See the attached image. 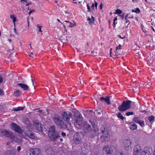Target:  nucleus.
Wrapping results in <instances>:
<instances>
[{
  "label": "nucleus",
  "instance_id": "obj_9",
  "mask_svg": "<svg viewBox=\"0 0 155 155\" xmlns=\"http://www.w3.org/2000/svg\"><path fill=\"white\" fill-rule=\"evenodd\" d=\"M34 125L36 127V129L39 132L42 131V125L38 120H34L33 122Z\"/></svg>",
  "mask_w": 155,
  "mask_h": 155
},
{
  "label": "nucleus",
  "instance_id": "obj_18",
  "mask_svg": "<svg viewBox=\"0 0 155 155\" xmlns=\"http://www.w3.org/2000/svg\"><path fill=\"white\" fill-rule=\"evenodd\" d=\"M100 99L101 101L102 102H104L107 104H110L109 97H107L105 98L104 97H101Z\"/></svg>",
  "mask_w": 155,
  "mask_h": 155
},
{
  "label": "nucleus",
  "instance_id": "obj_5",
  "mask_svg": "<svg viewBox=\"0 0 155 155\" xmlns=\"http://www.w3.org/2000/svg\"><path fill=\"white\" fill-rule=\"evenodd\" d=\"M59 118V117H57L54 119V121L56 124L61 128H65L68 127V125L63 123Z\"/></svg>",
  "mask_w": 155,
  "mask_h": 155
},
{
  "label": "nucleus",
  "instance_id": "obj_42",
  "mask_svg": "<svg viewBox=\"0 0 155 155\" xmlns=\"http://www.w3.org/2000/svg\"><path fill=\"white\" fill-rule=\"evenodd\" d=\"M28 0H21V2L22 3L24 4H25L26 3L28 2Z\"/></svg>",
  "mask_w": 155,
  "mask_h": 155
},
{
  "label": "nucleus",
  "instance_id": "obj_46",
  "mask_svg": "<svg viewBox=\"0 0 155 155\" xmlns=\"http://www.w3.org/2000/svg\"><path fill=\"white\" fill-rule=\"evenodd\" d=\"M31 3L30 2L26 3V4H25V5L26 6H27L30 4H31Z\"/></svg>",
  "mask_w": 155,
  "mask_h": 155
},
{
  "label": "nucleus",
  "instance_id": "obj_13",
  "mask_svg": "<svg viewBox=\"0 0 155 155\" xmlns=\"http://www.w3.org/2000/svg\"><path fill=\"white\" fill-rule=\"evenodd\" d=\"M123 45L119 44L118 46L116 47V51L115 52V55L116 56H117L120 54V50L122 48Z\"/></svg>",
  "mask_w": 155,
  "mask_h": 155
},
{
  "label": "nucleus",
  "instance_id": "obj_1",
  "mask_svg": "<svg viewBox=\"0 0 155 155\" xmlns=\"http://www.w3.org/2000/svg\"><path fill=\"white\" fill-rule=\"evenodd\" d=\"M48 136L52 141H55L60 137L58 134L55 133V128L54 126H52L50 128Z\"/></svg>",
  "mask_w": 155,
  "mask_h": 155
},
{
  "label": "nucleus",
  "instance_id": "obj_14",
  "mask_svg": "<svg viewBox=\"0 0 155 155\" xmlns=\"http://www.w3.org/2000/svg\"><path fill=\"white\" fill-rule=\"evenodd\" d=\"M150 150V148L148 147L145 148L144 150L142 151L141 155H151Z\"/></svg>",
  "mask_w": 155,
  "mask_h": 155
},
{
  "label": "nucleus",
  "instance_id": "obj_29",
  "mask_svg": "<svg viewBox=\"0 0 155 155\" xmlns=\"http://www.w3.org/2000/svg\"><path fill=\"white\" fill-rule=\"evenodd\" d=\"M24 109L23 107H19L16 108H14L13 110L14 111H18L20 110H22Z\"/></svg>",
  "mask_w": 155,
  "mask_h": 155
},
{
  "label": "nucleus",
  "instance_id": "obj_61",
  "mask_svg": "<svg viewBox=\"0 0 155 155\" xmlns=\"http://www.w3.org/2000/svg\"><path fill=\"white\" fill-rule=\"evenodd\" d=\"M31 81H32L33 84V83H34V81L33 80L32 78L31 79Z\"/></svg>",
  "mask_w": 155,
  "mask_h": 155
},
{
  "label": "nucleus",
  "instance_id": "obj_17",
  "mask_svg": "<svg viewBox=\"0 0 155 155\" xmlns=\"http://www.w3.org/2000/svg\"><path fill=\"white\" fill-rule=\"evenodd\" d=\"M120 111H124L126 110V102L124 101L123 104L118 108Z\"/></svg>",
  "mask_w": 155,
  "mask_h": 155
},
{
  "label": "nucleus",
  "instance_id": "obj_59",
  "mask_svg": "<svg viewBox=\"0 0 155 155\" xmlns=\"http://www.w3.org/2000/svg\"><path fill=\"white\" fill-rule=\"evenodd\" d=\"M11 142H9V141H8L7 143V145H8V144H9L10 143H11Z\"/></svg>",
  "mask_w": 155,
  "mask_h": 155
},
{
  "label": "nucleus",
  "instance_id": "obj_33",
  "mask_svg": "<svg viewBox=\"0 0 155 155\" xmlns=\"http://www.w3.org/2000/svg\"><path fill=\"white\" fill-rule=\"evenodd\" d=\"M134 121L136 123L138 124L140 121V119L138 117H136L134 119Z\"/></svg>",
  "mask_w": 155,
  "mask_h": 155
},
{
  "label": "nucleus",
  "instance_id": "obj_32",
  "mask_svg": "<svg viewBox=\"0 0 155 155\" xmlns=\"http://www.w3.org/2000/svg\"><path fill=\"white\" fill-rule=\"evenodd\" d=\"M76 25L75 23H73L70 22L69 23V24L68 25V26L69 27H72Z\"/></svg>",
  "mask_w": 155,
  "mask_h": 155
},
{
  "label": "nucleus",
  "instance_id": "obj_57",
  "mask_svg": "<svg viewBox=\"0 0 155 155\" xmlns=\"http://www.w3.org/2000/svg\"><path fill=\"white\" fill-rule=\"evenodd\" d=\"M120 155H123V152L122 153V152H119V154H120Z\"/></svg>",
  "mask_w": 155,
  "mask_h": 155
},
{
  "label": "nucleus",
  "instance_id": "obj_37",
  "mask_svg": "<svg viewBox=\"0 0 155 155\" xmlns=\"http://www.w3.org/2000/svg\"><path fill=\"white\" fill-rule=\"evenodd\" d=\"M37 27L39 29V31L40 32L42 33V31L41 30V26L40 25L38 24L37 25Z\"/></svg>",
  "mask_w": 155,
  "mask_h": 155
},
{
  "label": "nucleus",
  "instance_id": "obj_43",
  "mask_svg": "<svg viewBox=\"0 0 155 155\" xmlns=\"http://www.w3.org/2000/svg\"><path fill=\"white\" fill-rule=\"evenodd\" d=\"M87 9H88V10L87 11V12H89L91 11L90 10V6L89 5V4H87Z\"/></svg>",
  "mask_w": 155,
  "mask_h": 155
},
{
  "label": "nucleus",
  "instance_id": "obj_53",
  "mask_svg": "<svg viewBox=\"0 0 155 155\" xmlns=\"http://www.w3.org/2000/svg\"><path fill=\"white\" fill-rule=\"evenodd\" d=\"M22 42H23V41L22 40H20L19 41V43L21 45H22Z\"/></svg>",
  "mask_w": 155,
  "mask_h": 155
},
{
  "label": "nucleus",
  "instance_id": "obj_10",
  "mask_svg": "<svg viewBox=\"0 0 155 155\" xmlns=\"http://www.w3.org/2000/svg\"><path fill=\"white\" fill-rule=\"evenodd\" d=\"M41 152L40 149L38 148L32 149L29 150L30 155H37L39 154Z\"/></svg>",
  "mask_w": 155,
  "mask_h": 155
},
{
  "label": "nucleus",
  "instance_id": "obj_12",
  "mask_svg": "<svg viewBox=\"0 0 155 155\" xmlns=\"http://www.w3.org/2000/svg\"><path fill=\"white\" fill-rule=\"evenodd\" d=\"M73 139L76 144H80L81 142V138L77 134L74 136Z\"/></svg>",
  "mask_w": 155,
  "mask_h": 155
},
{
  "label": "nucleus",
  "instance_id": "obj_62",
  "mask_svg": "<svg viewBox=\"0 0 155 155\" xmlns=\"http://www.w3.org/2000/svg\"><path fill=\"white\" fill-rule=\"evenodd\" d=\"M113 23H114V27H115V21H113Z\"/></svg>",
  "mask_w": 155,
  "mask_h": 155
},
{
  "label": "nucleus",
  "instance_id": "obj_26",
  "mask_svg": "<svg viewBox=\"0 0 155 155\" xmlns=\"http://www.w3.org/2000/svg\"><path fill=\"white\" fill-rule=\"evenodd\" d=\"M87 20L89 21V23L90 24H91L94 22L95 21L94 18L93 16H91V18H88L87 19Z\"/></svg>",
  "mask_w": 155,
  "mask_h": 155
},
{
  "label": "nucleus",
  "instance_id": "obj_31",
  "mask_svg": "<svg viewBox=\"0 0 155 155\" xmlns=\"http://www.w3.org/2000/svg\"><path fill=\"white\" fill-rule=\"evenodd\" d=\"M117 117L118 118L122 120H123L125 118L124 117H123L122 115L120 113H119L117 114Z\"/></svg>",
  "mask_w": 155,
  "mask_h": 155
},
{
  "label": "nucleus",
  "instance_id": "obj_28",
  "mask_svg": "<svg viewBox=\"0 0 155 155\" xmlns=\"http://www.w3.org/2000/svg\"><path fill=\"white\" fill-rule=\"evenodd\" d=\"M21 94V92L18 90H16L14 92V95L16 96H19Z\"/></svg>",
  "mask_w": 155,
  "mask_h": 155
},
{
  "label": "nucleus",
  "instance_id": "obj_8",
  "mask_svg": "<svg viewBox=\"0 0 155 155\" xmlns=\"http://www.w3.org/2000/svg\"><path fill=\"white\" fill-rule=\"evenodd\" d=\"M10 125L11 128L14 130L15 131L20 134L22 132L21 129L16 124L14 123H12Z\"/></svg>",
  "mask_w": 155,
  "mask_h": 155
},
{
  "label": "nucleus",
  "instance_id": "obj_34",
  "mask_svg": "<svg viewBox=\"0 0 155 155\" xmlns=\"http://www.w3.org/2000/svg\"><path fill=\"white\" fill-rule=\"evenodd\" d=\"M97 2H95L94 4V3L92 4L91 7L92 8L94 9V7H95L97 9Z\"/></svg>",
  "mask_w": 155,
  "mask_h": 155
},
{
  "label": "nucleus",
  "instance_id": "obj_58",
  "mask_svg": "<svg viewBox=\"0 0 155 155\" xmlns=\"http://www.w3.org/2000/svg\"><path fill=\"white\" fill-rule=\"evenodd\" d=\"M117 17H115V18H114V21H117Z\"/></svg>",
  "mask_w": 155,
  "mask_h": 155
},
{
  "label": "nucleus",
  "instance_id": "obj_22",
  "mask_svg": "<svg viewBox=\"0 0 155 155\" xmlns=\"http://www.w3.org/2000/svg\"><path fill=\"white\" fill-rule=\"evenodd\" d=\"M18 85L20 86L25 90L26 91L28 89V86L25 84L22 83H18Z\"/></svg>",
  "mask_w": 155,
  "mask_h": 155
},
{
  "label": "nucleus",
  "instance_id": "obj_45",
  "mask_svg": "<svg viewBox=\"0 0 155 155\" xmlns=\"http://www.w3.org/2000/svg\"><path fill=\"white\" fill-rule=\"evenodd\" d=\"M14 27H15V28H14V32L17 35V34H18V32L15 29V26Z\"/></svg>",
  "mask_w": 155,
  "mask_h": 155
},
{
  "label": "nucleus",
  "instance_id": "obj_64",
  "mask_svg": "<svg viewBox=\"0 0 155 155\" xmlns=\"http://www.w3.org/2000/svg\"><path fill=\"white\" fill-rule=\"evenodd\" d=\"M121 16H122V18L123 19L124 18V16L123 15H122Z\"/></svg>",
  "mask_w": 155,
  "mask_h": 155
},
{
  "label": "nucleus",
  "instance_id": "obj_25",
  "mask_svg": "<svg viewBox=\"0 0 155 155\" xmlns=\"http://www.w3.org/2000/svg\"><path fill=\"white\" fill-rule=\"evenodd\" d=\"M131 142L129 140H127V148L128 147V149H131Z\"/></svg>",
  "mask_w": 155,
  "mask_h": 155
},
{
  "label": "nucleus",
  "instance_id": "obj_50",
  "mask_svg": "<svg viewBox=\"0 0 155 155\" xmlns=\"http://www.w3.org/2000/svg\"><path fill=\"white\" fill-rule=\"evenodd\" d=\"M102 7H103V5L102 4V3H101L100 5V9L101 10L102 8Z\"/></svg>",
  "mask_w": 155,
  "mask_h": 155
},
{
  "label": "nucleus",
  "instance_id": "obj_35",
  "mask_svg": "<svg viewBox=\"0 0 155 155\" xmlns=\"http://www.w3.org/2000/svg\"><path fill=\"white\" fill-rule=\"evenodd\" d=\"M138 124H139L140 126L142 127H144L145 126L144 121L142 120H140Z\"/></svg>",
  "mask_w": 155,
  "mask_h": 155
},
{
  "label": "nucleus",
  "instance_id": "obj_11",
  "mask_svg": "<svg viewBox=\"0 0 155 155\" xmlns=\"http://www.w3.org/2000/svg\"><path fill=\"white\" fill-rule=\"evenodd\" d=\"M111 148V147L110 148L109 146L107 145L105 146L103 149V153L107 155L111 153L112 151L110 150V149Z\"/></svg>",
  "mask_w": 155,
  "mask_h": 155
},
{
  "label": "nucleus",
  "instance_id": "obj_44",
  "mask_svg": "<svg viewBox=\"0 0 155 155\" xmlns=\"http://www.w3.org/2000/svg\"><path fill=\"white\" fill-rule=\"evenodd\" d=\"M35 10L32 9L30 10L29 12V14L30 15V14L32 12H35Z\"/></svg>",
  "mask_w": 155,
  "mask_h": 155
},
{
  "label": "nucleus",
  "instance_id": "obj_27",
  "mask_svg": "<svg viewBox=\"0 0 155 155\" xmlns=\"http://www.w3.org/2000/svg\"><path fill=\"white\" fill-rule=\"evenodd\" d=\"M137 125L135 124H134L131 125L130 126V129L133 130L136 129L137 128Z\"/></svg>",
  "mask_w": 155,
  "mask_h": 155
},
{
  "label": "nucleus",
  "instance_id": "obj_63",
  "mask_svg": "<svg viewBox=\"0 0 155 155\" xmlns=\"http://www.w3.org/2000/svg\"><path fill=\"white\" fill-rule=\"evenodd\" d=\"M130 23V22H129V20H127V23Z\"/></svg>",
  "mask_w": 155,
  "mask_h": 155
},
{
  "label": "nucleus",
  "instance_id": "obj_21",
  "mask_svg": "<svg viewBox=\"0 0 155 155\" xmlns=\"http://www.w3.org/2000/svg\"><path fill=\"white\" fill-rule=\"evenodd\" d=\"M133 102L130 100H127V110L131 108Z\"/></svg>",
  "mask_w": 155,
  "mask_h": 155
},
{
  "label": "nucleus",
  "instance_id": "obj_56",
  "mask_svg": "<svg viewBox=\"0 0 155 155\" xmlns=\"http://www.w3.org/2000/svg\"><path fill=\"white\" fill-rule=\"evenodd\" d=\"M57 20L58 21V22L62 24V23H61V21H60V20L59 19H57Z\"/></svg>",
  "mask_w": 155,
  "mask_h": 155
},
{
  "label": "nucleus",
  "instance_id": "obj_3",
  "mask_svg": "<svg viewBox=\"0 0 155 155\" xmlns=\"http://www.w3.org/2000/svg\"><path fill=\"white\" fill-rule=\"evenodd\" d=\"M1 133L4 136L10 137L13 140V141H15L16 142L20 143L21 141V139H18V137H15L12 135V132L10 131L4 130L2 131Z\"/></svg>",
  "mask_w": 155,
  "mask_h": 155
},
{
  "label": "nucleus",
  "instance_id": "obj_47",
  "mask_svg": "<svg viewBox=\"0 0 155 155\" xmlns=\"http://www.w3.org/2000/svg\"><path fill=\"white\" fill-rule=\"evenodd\" d=\"M61 135L63 137H65L66 135V134L64 132H62V134H61Z\"/></svg>",
  "mask_w": 155,
  "mask_h": 155
},
{
  "label": "nucleus",
  "instance_id": "obj_16",
  "mask_svg": "<svg viewBox=\"0 0 155 155\" xmlns=\"http://www.w3.org/2000/svg\"><path fill=\"white\" fill-rule=\"evenodd\" d=\"M83 128L85 132H87L91 130V126L86 122H84Z\"/></svg>",
  "mask_w": 155,
  "mask_h": 155
},
{
  "label": "nucleus",
  "instance_id": "obj_6",
  "mask_svg": "<svg viewBox=\"0 0 155 155\" xmlns=\"http://www.w3.org/2000/svg\"><path fill=\"white\" fill-rule=\"evenodd\" d=\"M102 135L101 136V139L102 141H105L108 139L109 137L108 135V131L107 129H104V130L102 131Z\"/></svg>",
  "mask_w": 155,
  "mask_h": 155
},
{
  "label": "nucleus",
  "instance_id": "obj_38",
  "mask_svg": "<svg viewBox=\"0 0 155 155\" xmlns=\"http://www.w3.org/2000/svg\"><path fill=\"white\" fill-rule=\"evenodd\" d=\"M117 36L119 38H120L121 39H123L125 37V35H118Z\"/></svg>",
  "mask_w": 155,
  "mask_h": 155
},
{
  "label": "nucleus",
  "instance_id": "obj_7",
  "mask_svg": "<svg viewBox=\"0 0 155 155\" xmlns=\"http://www.w3.org/2000/svg\"><path fill=\"white\" fill-rule=\"evenodd\" d=\"M141 147L139 145H137L134 148V155H141Z\"/></svg>",
  "mask_w": 155,
  "mask_h": 155
},
{
  "label": "nucleus",
  "instance_id": "obj_49",
  "mask_svg": "<svg viewBox=\"0 0 155 155\" xmlns=\"http://www.w3.org/2000/svg\"><path fill=\"white\" fill-rule=\"evenodd\" d=\"M21 150V147L20 146H18L17 147V151H19Z\"/></svg>",
  "mask_w": 155,
  "mask_h": 155
},
{
  "label": "nucleus",
  "instance_id": "obj_15",
  "mask_svg": "<svg viewBox=\"0 0 155 155\" xmlns=\"http://www.w3.org/2000/svg\"><path fill=\"white\" fill-rule=\"evenodd\" d=\"M46 151L48 155H54V152L52 149V148L49 147H45Z\"/></svg>",
  "mask_w": 155,
  "mask_h": 155
},
{
  "label": "nucleus",
  "instance_id": "obj_23",
  "mask_svg": "<svg viewBox=\"0 0 155 155\" xmlns=\"http://www.w3.org/2000/svg\"><path fill=\"white\" fill-rule=\"evenodd\" d=\"M5 155H15V153L14 151L8 150L6 151Z\"/></svg>",
  "mask_w": 155,
  "mask_h": 155
},
{
  "label": "nucleus",
  "instance_id": "obj_30",
  "mask_svg": "<svg viewBox=\"0 0 155 155\" xmlns=\"http://www.w3.org/2000/svg\"><path fill=\"white\" fill-rule=\"evenodd\" d=\"M114 14H117L119 16H120V15L122 13V11L119 9H117L116 10L115 12H114Z\"/></svg>",
  "mask_w": 155,
  "mask_h": 155
},
{
  "label": "nucleus",
  "instance_id": "obj_36",
  "mask_svg": "<svg viewBox=\"0 0 155 155\" xmlns=\"http://www.w3.org/2000/svg\"><path fill=\"white\" fill-rule=\"evenodd\" d=\"M134 114V113L132 112H127V116H129L131 115H133Z\"/></svg>",
  "mask_w": 155,
  "mask_h": 155
},
{
  "label": "nucleus",
  "instance_id": "obj_52",
  "mask_svg": "<svg viewBox=\"0 0 155 155\" xmlns=\"http://www.w3.org/2000/svg\"><path fill=\"white\" fill-rule=\"evenodd\" d=\"M136 56H138L139 55H140L139 52L136 53Z\"/></svg>",
  "mask_w": 155,
  "mask_h": 155
},
{
  "label": "nucleus",
  "instance_id": "obj_55",
  "mask_svg": "<svg viewBox=\"0 0 155 155\" xmlns=\"http://www.w3.org/2000/svg\"><path fill=\"white\" fill-rule=\"evenodd\" d=\"M126 17H127H127H129V18H133V16H131V17H128V15H127V16H126Z\"/></svg>",
  "mask_w": 155,
  "mask_h": 155
},
{
  "label": "nucleus",
  "instance_id": "obj_51",
  "mask_svg": "<svg viewBox=\"0 0 155 155\" xmlns=\"http://www.w3.org/2000/svg\"><path fill=\"white\" fill-rule=\"evenodd\" d=\"M65 13L66 14H68L69 13V12L68 11H65Z\"/></svg>",
  "mask_w": 155,
  "mask_h": 155
},
{
  "label": "nucleus",
  "instance_id": "obj_4",
  "mask_svg": "<svg viewBox=\"0 0 155 155\" xmlns=\"http://www.w3.org/2000/svg\"><path fill=\"white\" fill-rule=\"evenodd\" d=\"M62 116L64 120L67 122L68 124L70 126L71 123L69 122V120L72 117V114L68 111H65L62 114Z\"/></svg>",
  "mask_w": 155,
  "mask_h": 155
},
{
  "label": "nucleus",
  "instance_id": "obj_60",
  "mask_svg": "<svg viewBox=\"0 0 155 155\" xmlns=\"http://www.w3.org/2000/svg\"><path fill=\"white\" fill-rule=\"evenodd\" d=\"M65 22H67V23H68L70 22V21H65Z\"/></svg>",
  "mask_w": 155,
  "mask_h": 155
},
{
  "label": "nucleus",
  "instance_id": "obj_20",
  "mask_svg": "<svg viewBox=\"0 0 155 155\" xmlns=\"http://www.w3.org/2000/svg\"><path fill=\"white\" fill-rule=\"evenodd\" d=\"M10 18L12 20L14 26H15V22L17 21L16 16L15 15H11Z\"/></svg>",
  "mask_w": 155,
  "mask_h": 155
},
{
  "label": "nucleus",
  "instance_id": "obj_40",
  "mask_svg": "<svg viewBox=\"0 0 155 155\" xmlns=\"http://www.w3.org/2000/svg\"><path fill=\"white\" fill-rule=\"evenodd\" d=\"M3 81V79L2 77V76L0 74V84L2 83Z\"/></svg>",
  "mask_w": 155,
  "mask_h": 155
},
{
  "label": "nucleus",
  "instance_id": "obj_48",
  "mask_svg": "<svg viewBox=\"0 0 155 155\" xmlns=\"http://www.w3.org/2000/svg\"><path fill=\"white\" fill-rule=\"evenodd\" d=\"M3 94V91L2 90L0 89V95H2Z\"/></svg>",
  "mask_w": 155,
  "mask_h": 155
},
{
  "label": "nucleus",
  "instance_id": "obj_2",
  "mask_svg": "<svg viewBox=\"0 0 155 155\" xmlns=\"http://www.w3.org/2000/svg\"><path fill=\"white\" fill-rule=\"evenodd\" d=\"M74 116L75 126L76 127L79 128L82 125L83 118L79 112H77L75 114Z\"/></svg>",
  "mask_w": 155,
  "mask_h": 155
},
{
  "label": "nucleus",
  "instance_id": "obj_41",
  "mask_svg": "<svg viewBox=\"0 0 155 155\" xmlns=\"http://www.w3.org/2000/svg\"><path fill=\"white\" fill-rule=\"evenodd\" d=\"M28 56L30 57H32L33 58H34L35 56V54H33L32 53H31L30 54H28Z\"/></svg>",
  "mask_w": 155,
  "mask_h": 155
},
{
  "label": "nucleus",
  "instance_id": "obj_24",
  "mask_svg": "<svg viewBox=\"0 0 155 155\" xmlns=\"http://www.w3.org/2000/svg\"><path fill=\"white\" fill-rule=\"evenodd\" d=\"M147 119L150 123L152 124L154 120L155 117L154 116L151 115L147 117Z\"/></svg>",
  "mask_w": 155,
  "mask_h": 155
},
{
  "label": "nucleus",
  "instance_id": "obj_54",
  "mask_svg": "<svg viewBox=\"0 0 155 155\" xmlns=\"http://www.w3.org/2000/svg\"><path fill=\"white\" fill-rule=\"evenodd\" d=\"M73 3L75 4H77V2H76V0H73Z\"/></svg>",
  "mask_w": 155,
  "mask_h": 155
},
{
  "label": "nucleus",
  "instance_id": "obj_39",
  "mask_svg": "<svg viewBox=\"0 0 155 155\" xmlns=\"http://www.w3.org/2000/svg\"><path fill=\"white\" fill-rule=\"evenodd\" d=\"M140 12V11L139 8H137L135 10V12L137 13H139Z\"/></svg>",
  "mask_w": 155,
  "mask_h": 155
},
{
  "label": "nucleus",
  "instance_id": "obj_19",
  "mask_svg": "<svg viewBox=\"0 0 155 155\" xmlns=\"http://www.w3.org/2000/svg\"><path fill=\"white\" fill-rule=\"evenodd\" d=\"M25 134L29 138L31 139H34L35 137V135L30 131H29Z\"/></svg>",
  "mask_w": 155,
  "mask_h": 155
}]
</instances>
